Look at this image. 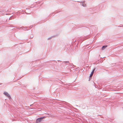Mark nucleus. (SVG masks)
Masks as SVG:
<instances>
[{
    "instance_id": "1",
    "label": "nucleus",
    "mask_w": 123,
    "mask_h": 123,
    "mask_svg": "<svg viewBox=\"0 0 123 123\" xmlns=\"http://www.w3.org/2000/svg\"><path fill=\"white\" fill-rule=\"evenodd\" d=\"M45 118V117H43L38 118L36 120V123H39L42 121L43 119Z\"/></svg>"
},
{
    "instance_id": "2",
    "label": "nucleus",
    "mask_w": 123,
    "mask_h": 123,
    "mask_svg": "<svg viewBox=\"0 0 123 123\" xmlns=\"http://www.w3.org/2000/svg\"><path fill=\"white\" fill-rule=\"evenodd\" d=\"M4 94L8 98H10V96L9 95L8 93L7 92H5L4 93Z\"/></svg>"
},
{
    "instance_id": "3",
    "label": "nucleus",
    "mask_w": 123,
    "mask_h": 123,
    "mask_svg": "<svg viewBox=\"0 0 123 123\" xmlns=\"http://www.w3.org/2000/svg\"><path fill=\"white\" fill-rule=\"evenodd\" d=\"M94 70H95V69H94L92 71V72H91V73L90 75V77H92V75L93 74V73H94Z\"/></svg>"
},
{
    "instance_id": "4",
    "label": "nucleus",
    "mask_w": 123,
    "mask_h": 123,
    "mask_svg": "<svg viewBox=\"0 0 123 123\" xmlns=\"http://www.w3.org/2000/svg\"><path fill=\"white\" fill-rule=\"evenodd\" d=\"M107 46L106 45L103 46L102 47V50H104Z\"/></svg>"
},
{
    "instance_id": "5",
    "label": "nucleus",
    "mask_w": 123,
    "mask_h": 123,
    "mask_svg": "<svg viewBox=\"0 0 123 123\" xmlns=\"http://www.w3.org/2000/svg\"><path fill=\"white\" fill-rule=\"evenodd\" d=\"M86 6V5H84V4H83V6Z\"/></svg>"
}]
</instances>
